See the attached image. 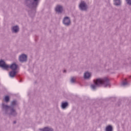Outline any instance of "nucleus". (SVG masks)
<instances>
[{"label":"nucleus","instance_id":"obj_1","mask_svg":"<svg viewBox=\"0 0 131 131\" xmlns=\"http://www.w3.org/2000/svg\"><path fill=\"white\" fill-rule=\"evenodd\" d=\"M40 0H25L24 5L25 7L30 9V10L28 11V14L30 17L33 18L35 16L37 7L39 5Z\"/></svg>","mask_w":131,"mask_h":131},{"label":"nucleus","instance_id":"obj_2","mask_svg":"<svg viewBox=\"0 0 131 131\" xmlns=\"http://www.w3.org/2000/svg\"><path fill=\"white\" fill-rule=\"evenodd\" d=\"M94 84L91 85V89L95 91L97 88H100L103 85L104 88H107L110 85V79L107 77L103 78H98L93 80Z\"/></svg>","mask_w":131,"mask_h":131},{"label":"nucleus","instance_id":"obj_3","mask_svg":"<svg viewBox=\"0 0 131 131\" xmlns=\"http://www.w3.org/2000/svg\"><path fill=\"white\" fill-rule=\"evenodd\" d=\"M2 108L5 110V114L12 115V116H14V117H16L18 114L14 107H10V105L5 104V103L2 104Z\"/></svg>","mask_w":131,"mask_h":131},{"label":"nucleus","instance_id":"obj_4","mask_svg":"<svg viewBox=\"0 0 131 131\" xmlns=\"http://www.w3.org/2000/svg\"><path fill=\"white\" fill-rule=\"evenodd\" d=\"M79 8L80 11H88V9H89V7L84 1H81L79 5Z\"/></svg>","mask_w":131,"mask_h":131},{"label":"nucleus","instance_id":"obj_5","mask_svg":"<svg viewBox=\"0 0 131 131\" xmlns=\"http://www.w3.org/2000/svg\"><path fill=\"white\" fill-rule=\"evenodd\" d=\"M62 23L65 26H70V24H71L70 18L68 16L64 17L63 19Z\"/></svg>","mask_w":131,"mask_h":131},{"label":"nucleus","instance_id":"obj_6","mask_svg":"<svg viewBox=\"0 0 131 131\" xmlns=\"http://www.w3.org/2000/svg\"><path fill=\"white\" fill-rule=\"evenodd\" d=\"M0 67L1 68H3L5 70H8L9 68V64H6V61L3 59L0 60Z\"/></svg>","mask_w":131,"mask_h":131},{"label":"nucleus","instance_id":"obj_7","mask_svg":"<svg viewBox=\"0 0 131 131\" xmlns=\"http://www.w3.org/2000/svg\"><path fill=\"white\" fill-rule=\"evenodd\" d=\"M19 61L20 63H24L27 61V55L25 54H23L19 56Z\"/></svg>","mask_w":131,"mask_h":131},{"label":"nucleus","instance_id":"obj_8","mask_svg":"<svg viewBox=\"0 0 131 131\" xmlns=\"http://www.w3.org/2000/svg\"><path fill=\"white\" fill-rule=\"evenodd\" d=\"M19 66L15 62L12 63L10 66H9V68L11 69V70H17Z\"/></svg>","mask_w":131,"mask_h":131},{"label":"nucleus","instance_id":"obj_9","mask_svg":"<svg viewBox=\"0 0 131 131\" xmlns=\"http://www.w3.org/2000/svg\"><path fill=\"white\" fill-rule=\"evenodd\" d=\"M55 12L58 13L59 14H61L62 12H63V7L61 5H57L55 8Z\"/></svg>","mask_w":131,"mask_h":131},{"label":"nucleus","instance_id":"obj_10","mask_svg":"<svg viewBox=\"0 0 131 131\" xmlns=\"http://www.w3.org/2000/svg\"><path fill=\"white\" fill-rule=\"evenodd\" d=\"M19 30V26L16 25L12 27L11 31L12 33H18Z\"/></svg>","mask_w":131,"mask_h":131},{"label":"nucleus","instance_id":"obj_11","mask_svg":"<svg viewBox=\"0 0 131 131\" xmlns=\"http://www.w3.org/2000/svg\"><path fill=\"white\" fill-rule=\"evenodd\" d=\"M92 77V73L89 72H85L84 73V79H90Z\"/></svg>","mask_w":131,"mask_h":131},{"label":"nucleus","instance_id":"obj_12","mask_svg":"<svg viewBox=\"0 0 131 131\" xmlns=\"http://www.w3.org/2000/svg\"><path fill=\"white\" fill-rule=\"evenodd\" d=\"M68 106H69V103H68V102L67 101H63L62 102H61V107L62 109H66V108H67V107H68Z\"/></svg>","mask_w":131,"mask_h":131},{"label":"nucleus","instance_id":"obj_13","mask_svg":"<svg viewBox=\"0 0 131 131\" xmlns=\"http://www.w3.org/2000/svg\"><path fill=\"white\" fill-rule=\"evenodd\" d=\"M39 130H41V131H54V129H53V128L50 127L49 126H46L43 128L39 129Z\"/></svg>","mask_w":131,"mask_h":131},{"label":"nucleus","instance_id":"obj_14","mask_svg":"<svg viewBox=\"0 0 131 131\" xmlns=\"http://www.w3.org/2000/svg\"><path fill=\"white\" fill-rule=\"evenodd\" d=\"M18 105V102L16 100H13L11 101V105H9V107H11L12 108H14L15 106H17Z\"/></svg>","mask_w":131,"mask_h":131},{"label":"nucleus","instance_id":"obj_15","mask_svg":"<svg viewBox=\"0 0 131 131\" xmlns=\"http://www.w3.org/2000/svg\"><path fill=\"white\" fill-rule=\"evenodd\" d=\"M105 131H113V127L111 125H108L105 127Z\"/></svg>","mask_w":131,"mask_h":131},{"label":"nucleus","instance_id":"obj_16","mask_svg":"<svg viewBox=\"0 0 131 131\" xmlns=\"http://www.w3.org/2000/svg\"><path fill=\"white\" fill-rule=\"evenodd\" d=\"M114 2L115 6H120L121 5V1L120 0H114Z\"/></svg>","mask_w":131,"mask_h":131},{"label":"nucleus","instance_id":"obj_17","mask_svg":"<svg viewBox=\"0 0 131 131\" xmlns=\"http://www.w3.org/2000/svg\"><path fill=\"white\" fill-rule=\"evenodd\" d=\"M9 76L11 78H14V77H15V74L14 73V71L12 70L9 72Z\"/></svg>","mask_w":131,"mask_h":131},{"label":"nucleus","instance_id":"obj_18","mask_svg":"<svg viewBox=\"0 0 131 131\" xmlns=\"http://www.w3.org/2000/svg\"><path fill=\"white\" fill-rule=\"evenodd\" d=\"M4 101L6 103H8V102H10V96L7 95L5 97Z\"/></svg>","mask_w":131,"mask_h":131},{"label":"nucleus","instance_id":"obj_19","mask_svg":"<svg viewBox=\"0 0 131 131\" xmlns=\"http://www.w3.org/2000/svg\"><path fill=\"white\" fill-rule=\"evenodd\" d=\"M127 4L129 6H131V0H126Z\"/></svg>","mask_w":131,"mask_h":131},{"label":"nucleus","instance_id":"obj_20","mask_svg":"<svg viewBox=\"0 0 131 131\" xmlns=\"http://www.w3.org/2000/svg\"><path fill=\"white\" fill-rule=\"evenodd\" d=\"M128 83H127V82L126 81H123L122 82V85H127Z\"/></svg>","mask_w":131,"mask_h":131},{"label":"nucleus","instance_id":"obj_21","mask_svg":"<svg viewBox=\"0 0 131 131\" xmlns=\"http://www.w3.org/2000/svg\"><path fill=\"white\" fill-rule=\"evenodd\" d=\"M71 82L72 83H74V82H75V80L74 79V78H71Z\"/></svg>","mask_w":131,"mask_h":131},{"label":"nucleus","instance_id":"obj_22","mask_svg":"<svg viewBox=\"0 0 131 131\" xmlns=\"http://www.w3.org/2000/svg\"><path fill=\"white\" fill-rule=\"evenodd\" d=\"M127 61H128V63H129V64H131V58L130 57L128 58Z\"/></svg>","mask_w":131,"mask_h":131},{"label":"nucleus","instance_id":"obj_23","mask_svg":"<svg viewBox=\"0 0 131 131\" xmlns=\"http://www.w3.org/2000/svg\"><path fill=\"white\" fill-rule=\"evenodd\" d=\"M17 70H13V73H14V75L16 76V75L17 74Z\"/></svg>","mask_w":131,"mask_h":131},{"label":"nucleus","instance_id":"obj_24","mask_svg":"<svg viewBox=\"0 0 131 131\" xmlns=\"http://www.w3.org/2000/svg\"><path fill=\"white\" fill-rule=\"evenodd\" d=\"M19 82H22V79H21V77H19Z\"/></svg>","mask_w":131,"mask_h":131},{"label":"nucleus","instance_id":"obj_25","mask_svg":"<svg viewBox=\"0 0 131 131\" xmlns=\"http://www.w3.org/2000/svg\"><path fill=\"white\" fill-rule=\"evenodd\" d=\"M16 123H17V121H13V124H16Z\"/></svg>","mask_w":131,"mask_h":131},{"label":"nucleus","instance_id":"obj_26","mask_svg":"<svg viewBox=\"0 0 131 131\" xmlns=\"http://www.w3.org/2000/svg\"><path fill=\"white\" fill-rule=\"evenodd\" d=\"M66 72H67L66 70H63V73H66Z\"/></svg>","mask_w":131,"mask_h":131},{"label":"nucleus","instance_id":"obj_27","mask_svg":"<svg viewBox=\"0 0 131 131\" xmlns=\"http://www.w3.org/2000/svg\"><path fill=\"white\" fill-rule=\"evenodd\" d=\"M129 78H131V76H129Z\"/></svg>","mask_w":131,"mask_h":131}]
</instances>
